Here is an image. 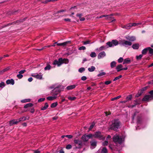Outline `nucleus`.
Segmentation results:
<instances>
[{"instance_id": "obj_47", "label": "nucleus", "mask_w": 153, "mask_h": 153, "mask_svg": "<svg viewBox=\"0 0 153 153\" xmlns=\"http://www.w3.org/2000/svg\"><path fill=\"white\" fill-rule=\"evenodd\" d=\"M95 125V123L94 122L92 123L91 125L90 126V127L89 128V130H91L92 128L94 127Z\"/></svg>"}, {"instance_id": "obj_2", "label": "nucleus", "mask_w": 153, "mask_h": 153, "mask_svg": "<svg viewBox=\"0 0 153 153\" xmlns=\"http://www.w3.org/2000/svg\"><path fill=\"white\" fill-rule=\"evenodd\" d=\"M64 89V87L63 86L59 85L56 87L52 90L51 92V94L53 96H57L60 92L63 90Z\"/></svg>"}, {"instance_id": "obj_43", "label": "nucleus", "mask_w": 153, "mask_h": 153, "mask_svg": "<svg viewBox=\"0 0 153 153\" xmlns=\"http://www.w3.org/2000/svg\"><path fill=\"white\" fill-rule=\"evenodd\" d=\"M90 56L91 57L94 58L96 56V55L95 52H92L91 53Z\"/></svg>"}, {"instance_id": "obj_63", "label": "nucleus", "mask_w": 153, "mask_h": 153, "mask_svg": "<svg viewBox=\"0 0 153 153\" xmlns=\"http://www.w3.org/2000/svg\"><path fill=\"white\" fill-rule=\"evenodd\" d=\"M111 81H106L105 82V84L106 85H108L111 83Z\"/></svg>"}, {"instance_id": "obj_19", "label": "nucleus", "mask_w": 153, "mask_h": 153, "mask_svg": "<svg viewBox=\"0 0 153 153\" xmlns=\"http://www.w3.org/2000/svg\"><path fill=\"white\" fill-rule=\"evenodd\" d=\"M139 47V44L136 43L132 45V47L134 49H138Z\"/></svg>"}, {"instance_id": "obj_51", "label": "nucleus", "mask_w": 153, "mask_h": 153, "mask_svg": "<svg viewBox=\"0 0 153 153\" xmlns=\"http://www.w3.org/2000/svg\"><path fill=\"white\" fill-rule=\"evenodd\" d=\"M126 27H125V29H128L130 28V27H131V25H130V23L126 25Z\"/></svg>"}, {"instance_id": "obj_41", "label": "nucleus", "mask_w": 153, "mask_h": 153, "mask_svg": "<svg viewBox=\"0 0 153 153\" xmlns=\"http://www.w3.org/2000/svg\"><path fill=\"white\" fill-rule=\"evenodd\" d=\"M143 56V55L142 54H140L139 56H136V59L138 60H140Z\"/></svg>"}, {"instance_id": "obj_35", "label": "nucleus", "mask_w": 153, "mask_h": 153, "mask_svg": "<svg viewBox=\"0 0 153 153\" xmlns=\"http://www.w3.org/2000/svg\"><path fill=\"white\" fill-rule=\"evenodd\" d=\"M51 68V66L50 65H47V66L45 68V70H49Z\"/></svg>"}, {"instance_id": "obj_26", "label": "nucleus", "mask_w": 153, "mask_h": 153, "mask_svg": "<svg viewBox=\"0 0 153 153\" xmlns=\"http://www.w3.org/2000/svg\"><path fill=\"white\" fill-rule=\"evenodd\" d=\"M26 18L25 17L23 19H20L18 20H17V21H16V22L17 23V24H19L20 23L24 21L26 19Z\"/></svg>"}, {"instance_id": "obj_22", "label": "nucleus", "mask_w": 153, "mask_h": 153, "mask_svg": "<svg viewBox=\"0 0 153 153\" xmlns=\"http://www.w3.org/2000/svg\"><path fill=\"white\" fill-rule=\"evenodd\" d=\"M48 107V105L47 102L45 103V104L44 106L42 107L41 108V110H46Z\"/></svg>"}, {"instance_id": "obj_25", "label": "nucleus", "mask_w": 153, "mask_h": 153, "mask_svg": "<svg viewBox=\"0 0 153 153\" xmlns=\"http://www.w3.org/2000/svg\"><path fill=\"white\" fill-rule=\"evenodd\" d=\"M33 105V104L32 103H29L25 105L24 106V108H26L29 107H32Z\"/></svg>"}, {"instance_id": "obj_3", "label": "nucleus", "mask_w": 153, "mask_h": 153, "mask_svg": "<svg viewBox=\"0 0 153 153\" xmlns=\"http://www.w3.org/2000/svg\"><path fill=\"white\" fill-rule=\"evenodd\" d=\"M69 60L68 59H62L60 58L58 59V60L56 59L54 60L53 64L54 65H57L58 67H59L63 63L67 64Z\"/></svg>"}, {"instance_id": "obj_10", "label": "nucleus", "mask_w": 153, "mask_h": 153, "mask_svg": "<svg viewBox=\"0 0 153 153\" xmlns=\"http://www.w3.org/2000/svg\"><path fill=\"white\" fill-rule=\"evenodd\" d=\"M31 76L36 78L37 79H42V75H41V73H40L39 74H32Z\"/></svg>"}, {"instance_id": "obj_11", "label": "nucleus", "mask_w": 153, "mask_h": 153, "mask_svg": "<svg viewBox=\"0 0 153 153\" xmlns=\"http://www.w3.org/2000/svg\"><path fill=\"white\" fill-rule=\"evenodd\" d=\"M106 56L105 53L104 51H102L97 56V58L98 59H100L101 58H103Z\"/></svg>"}, {"instance_id": "obj_18", "label": "nucleus", "mask_w": 153, "mask_h": 153, "mask_svg": "<svg viewBox=\"0 0 153 153\" xmlns=\"http://www.w3.org/2000/svg\"><path fill=\"white\" fill-rule=\"evenodd\" d=\"M126 39L129 41H134L136 39L135 37L133 36H128L126 37Z\"/></svg>"}, {"instance_id": "obj_40", "label": "nucleus", "mask_w": 153, "mask_h": 153, "mask_svg": "<svg viewBox=\"0 0 153 153\" xmlns=\"http://www.w3.org/2000/svg\"><path fill=\"white\" fill-rule=\"evenodd\" d=\"M140 24H141V23H130V25H131V27L137 26L138 25H139Z\"/></svg>"}, {"instance_id": "obj_27", "label": "nucleus", "mask_w": 153, "mask_h": 153, "mask_svg": "<svg viewBox=\"0 0 153 153\" xmlns=\"http://www.w3.org/2000/svg\"><path fill=\"white\" fill-rule=\"evenodd\" d=\"M117 63L114 61L111 62L110 64L111 67L113 68L116 66Z\"/></svg>"}, {"instance_id": "obj_33", "label": "nucleus", "mask_w": 153, "mask_h": 153, "mask_svg": "<svg viewBox=\"0 0 153 153\" xmlns=\"http://www.w3.org/2000/svg\"><path fill=\"white\" fill-rule=\"evenodd\" d=\"M58 105V103L57 102H54V103H52L51 106V107L52 108H53L55 107H56L57 105Z\"/></svg>"}, {"instance_id": "obj_14", "label": "nucleus", "mask_w": 153, "mask_h": 153, "mask_svg": "<svg viewBox=\"0 0 153 153\" xmlns=\"http://www.w3.org/2000/svg\"><path fill=\"white\" fill-rule=\"evenodd\" d=\"M70 42H71L70 41H67L63 43H57V46H66L69 43H70Z\"/></svg>"}, {"instance_id": "obj_61", "label": "nucleus", "mask_w": 153, "mask_h": 153, "mask_svg": "<svg viewBox=\"0 0 153 153\" xmlns=\"http://www.w3.org/2000/svg\"><path fill=\"white\" fill-rule=\"evenodd\" d=\"M26 71V70H22L20 71L19 72V73L21 74H23L24 73H25Z\"/></svg>"}, {"instance_id": "obj_29", "label": "nucleus", "mask_w": 153, "mask_h": 153, "mask_svg": "<svg viewBox=\"0 0 153 153\" xmlns=\"http://www.w3.org/2000/svg\"><path fill=\"white\" fill-rule=\"evenodd\" d=\"M113 15V14H111L110 15H103L102 16V17H107V19H109L112 18V16Z\"/></svg>"}, {"instance_id": "obj_55", "label": "nucleus", "mask_w": 153, "mask_h": 153, "mask_svg": "<svg viewBox=\"0 0 153 153\" xmlns=\"http://www.w3.org/2000/svg\"><path fill=\"white\" fill-rule=\"evenodd\" d=\"M86 49V48L84 46H82L79 48V50H85Z\"/></svg>"}, {"instance_id": "obj_9", "label": "nucleus", "mask_w": 153, "mask_h": 153, "mask_svg": "<svg viewBox=\"0 0 153 153\" xmlns=\"http://www.w3.org/2000/svg\"><path fill=\"white\" fill-rule=\"evenodd\" d=\"M74 142L75 145L78 144L79 145L78 147H76V148H80L81 147L82 143L81 141L79 140H74Z\"/></svg>"}, {"instance_id": "obj_50", "label": "nucleus", "mask_w": 153, "mask_h": 153, "mask_svg": "<svg viewBox=\"0 0 153 153\" xmlns=\"http://www.w3.org/2000/svg\"><path fill=\"white\" fill-rule=\"evenodd\" d=\"M122 77V76L121 75H120L119 76L115 78L114 79L113 81H115L116 80H117L121 78V77Z\"/></svg>"}, {"instance_id": "obj_8", "label": "nucleus", "mask_w": 153, "mask_h": 153, "mask_svg": "<svg viewBox=\"0 0 153 153\" xmlns=\"http://www.w3.org/2000/svg\"><path fill=\"white\" fill-rule=\"evenodd\" d=\"M93 137L95 138H99L100 139H103V135H102L101 132L99 131L95 132L94 134H92V137Z\"/></svg>"}, {"instance_id": "obj_57", "label": "nucleus", "mask_w": 153, "mask_h": 153, "mask_svg": "<svg viewBox=\"0 0 153 153\" xmlns=\"http://www.w3.org/2000/svg\"><path fill=\"white\" fill-rule=\"evenodd\" d=\"M134 104H135L136 105H137L139 104H140V103L139 102V101H138L137 100H134Z\"/></svg>"}, {"instance_id": "obj_60", "label": "nucleus", "mask_w": 153, "mask_h": 153, "mask_svg": "<svg viewBox=\"0 0 153 153\" xmlns=\"http://www.w3.org/2000/svg\"><path fill=\"white\" fill-rule=\"evenodd\" d=\"M108 141L105 140L102 143V145L103 146H107L108 144Z\"/></svg>"}, {"instance_id": "obj_30", "label": "nucleus", "mask_w": 153, "mask_h": 153, "mask_svg": "<svg viewBox=\"0 0 153 153\" xmlns=\"http://www.w3.org/2000/svg\"><path fill=\"white\" fill-rule=\"evenodd\" d=\"M148 51H149V53L151 54H153V49L151 48L150 47H148Z\"/></svg>"}, {"instance_id": "obj_28", "label": "nucleus", "mask_w": 153, "mask_h": 153, "mask_svg": "<svg viewBox=\"0 0 153 153\" xmlns=\"http://www.w3.org/2000/svg\"><path fill=\"white\" fill-rule=\"evenodd\" d=\"M95 69V68L94 66H91V68H88V70L89 72H92L94 71Z\"/></svg>"}, {"instance_id": "obj_16", "label": "nucleus", "mask_w": 153, "mask_h": 153, "mask_svg": "<svg viewBox=\"0 0 153 153\" xmlns=\"http://www.w3.org/2000/svg\"><path fill=\"white\" fill-rule=\"evenodd\" d=\"M123 66L122 64H119L116 67V69H117V72H119L120 71L122 70V68Z\"/></svg>"}, {"instance_id": "obj_34", "label": "nucleus", "mask_w": 153, "mask_h": 153, "mask_svg": "<svg viewBox=\"0 0 153 153\" xmlns=\"http://www.w3.org/2000/svg\"><path fill=\"white\" fill-rule=\"evenodd\" d=\"M19 122L22 121H24L26 120V117H21L19 119H18Z\"/></svg>"}, {"instance_id": "obj_48", "label": "nucleus", "mask_w": 153, "mask_h": 153, "mask_svg": "<svg viewBox=\"0 0 153 153\" xmlns=\"http://www.w3.org/2000/svg\"><path fill=\"white\" fill-rule=\"evenodd\" d=\"M23 77V75H22L21 74H17V77L19 79H22Z\"/></svg>"}, {"instance_id": "obj_44", "label": "nucleus", "mask_w": 153, "mask_h": 153, "mask_svg": "<svg viewBox=\"0 0 153 153\" xmlns=\"http://www.w3.org/2000/svg\"><path fill=\"white\" fill-rule=\"evenodd\" d=\"M106 48H107L105 46H104L103 45V46H101V47H100L99 48V51H102V50H105Z\"/></svg>"}, {"instance_id": "obj_52", "label": "nucleus", "mask_w": 153, "mask_h": 153, "mask_svg": "<svg viewBox=\"0 0 153 153\" xmlns=\"http://www.w3.org/2000/svg\"><path fill=\"white\" fill-rule=\"evenodd\" d=\"M5 86V84L4 82H1L0 83V88H3Z\"/></svg>"}, {"instance_id": "obj_7", "label": "nucleus", "mask_w": 153, "mask_h": 153, "mask_svg": "<svg viewBox=\"0 0 153 153\" xmlns=\"http://www.w3.org/2000/svg\"><path fill=\"white\" fill-rule=\"evenodd\" d=\"M92 137V134H89L88 135H86L85 134L82 136L81 139L84 142H87L88 140L91 138Z\"/></svg>"}, {"instance_id": "obj_1", "label": "nucleus", "mask_w": 153, "mask_h": 153, "mask_svg": "<svg viewBox=\"0 0 153 153\" xmlns=\"http://www.w3.org/2000/svg\"><path fill=\"white\" fill-rule=\"evenodd\" d=\"M111 124L109 129L115 131H117L118 129L121 127V123L118 119H115L111 122Z\"/></svg>"}, {"instance_id": "obj_38", "label": "nucleus", "mask_w": 153, "mask_h": 153, "mask_svg": "<svg viewBox=\"0 0 153 153\" xmlns=\"http://www.w3.org/2000/svg\"><path fill=\"white\" fill-rule=\"evenodd\" d=\"M141 117L140 116H137V123L138 124H140L141 121Z\"/></svg>"}, {"instance_id": "obj_21", "label": "nucleus", "mask_w": 153, "mask_h": 153, "mask_svg": "<svg viewBox=\"0 0 153 153\" xmlns=\"http://www.w3.org/2000/svg\"><path fill=\"white\" fill-rule=\"evenodd\" d=\"M131 62V60L129 58H127L125 59L124 60V61L123 63V64H128Z\"/></svg>"}, {"instance_id": "obj_54", "label": "nucleus", "mask_w": 153, "mask_h": 153, "mask_svg": "<svg viewBox=\"0 0 153 153\" xmlns=\"http://www.w3.org/2000/svg\"><path fill=\"white\" fill-rule=\"evenodd\" d=\"M72 146L70 144L67 145L66 147V149H70L72 148Z\"/></svg>"}, {"instance_id": "obj_4", "label": "nucleus", "mask_w": 153, "mask_h": 153, "mask_svg": "<svg viewBox=\"0 0 153 153\" xmlns=\"http://www.w3.org/2000/svg\"><path fill=\"white\" fill-rule=\"evenodd\" d=\"M113 140L114 142L116 144L118 143L121 144L123 140V138L121 137H120L119 135H114L113 137Z\"/></svg>"}, {"instance_id": "obj_39", "label": "nucleus", "mask_w": 153, "mask_h": 153, "mask_svg": "<svg viewBox=\"0 0 153 153\" xmlns=\"http://www.w3.org/2000/svg\"><path fill=\"white\" fill-rule=\"evenodd\" d=\"M82 42L84 45H87L88 44H90L91 43V41L90 40H87L85 41H83Z\"/></svg>"}, {"instance_id": "obj_31", "label": "nucleus", "mask_w": 153, "mask_h": 153, "mask_svg": "<svg viewBox=\"0 0 153 153\" xmlns=\"http://www.w3.org/2000/svg\"><path fill=\"white\" fill-rule=\"evenodd\" d=\"M148 88V86H146L143 88L141 89L140 90L142 93H143L144 91H146L147 89Z\"/></svg>"}, {"instance_id": "obj_46", "label": "nucleus", "mask_w": 153, "mask_h": 153, "mask_svg": "<svg viewBox=\"0 0 153 153\" xmlns=\"http://www.w3.org/2000/svg\"><path fill=\"white\" fill-rule=\"evenodd\" d=\"M85 71V68H80L78 70V71L80 73H82L83 72Z\"/></svg>"}, {"instance_id": "obj_32", "label": "nucleus", "mask_w": 153, "mask_h": 153, "mask_svg": "<svg viewBox=\"0 0 153 153\" xmlns=\"http://www.w3.org/2000/svg\"><path fill=\"white\" fill-rule=\"evenodd\" d=\"M132 98V95L131 94L129 95L128 96H127L126 98V100H127V101L131 100Z\"/></svg>"}, {"instance_id": "obj_5", "label": "nucleus", "mask_w": 153, "mask_h": 153, "mask_svg": "<svg viewBox=\"0 0 153 153\" xmlns=\"http://www.w3.org/2000/svg\"><path fill=\"white\" fill-rule=\"evenodd\" d=\"M149 93L150 95L145 96L142 99V101H149L150 100H153V90L150 91Z\"/></svg>"}, {"instance_id": "obj_45", "label": "nucleus", "mask_w": 153, "mask_h": 153, "mask_svg": "<svg viewBox=\"0 0 153 153\" xmlns=\"http://www.w3.org/2000/svg\"><path fill=\"white\" fill-rule=\"evenodd\" d=\"M121 97V96L120 95H119V96H117V97H115L112 98L111 99V101H114V100H117V99H119Z\"/></svg>"}, {"instance_id": "obj_58", "label": "nucleus", "mask_w": 153, "mask_h": 153, "mask_svg": "<svg viewBox=\"0 0 153 153\" xmlns=\"http://www.w3.org/2000/svg\"><path fill=\"white\" fill-rule=\"evenodd\" d=\"M45 100V98H41L38 100V102H40L44 101Z\"/></svg>"}, {"instance_id": "obj_12", "label": "nucleus", "mask_w": 153, "mask_h": 153, "mask_svg": "<svg viewBox=\"0 0 153 153\" xmlns=\"http://www.w3.org/2000/svg\"><path fill=\"white\" fill-rule=\"evenodd\" d=\"M19 123L18 119H13L10 121L9 124L10 126L13 125L17 124Z\"/></svg>"}, {"instance_id": "obj_6", "label": "nucleus", "mask_w": 153, "mask_h": 153, "mask_svg": "<svg viewBox=\"0 0 153 153\" xmlns=\"http://www.w3.org/2000/svg\"><path fill=\"white\" fill-rule=\"evenodd\" d=\"M119 44L118 41L116 39H113L111 41H108L107 42L106 44L108 46V47H113L114 46H117Z\"/></svg>"}, {"instance_id": "obj_13", "label": "nucleus", "mask_w": 153, "mask_h": 153, "mask_svg": "<svg viewBox=\"0 0 153 153\" xmlns=\"http://www.w3.org/2000/svg\"><path fill=\"white\" fill-rule=\"evenodd\" d=\"M122 45L123 46H126L128 45L131 46L132 45V43L131 42L128 41L124 40V41H123Z\"/></svg>"}, {"instance_id": "obj_23", "label": "nucleus", "mask_w": 153, "mask_h": 153, "mask_svg": "<svg viewBox=\"0 0 153 153\" xmlns=\"http://www.w3.org/2000/svg\"><path fill=\"white\" fill-rule=\"evenodd\" d=\"M90 143L91 146L94 147L93 148H95L97 146V142L96 141H91Z\"/></svg>"}, {"instance_id": "obj_62", "label": "nucleus", "mask_w": 153, "mask_h": 153, "mask_svg": "<svg viewBox=\"0 0 153 153\" xmlns=\"http://www.w3.org/2000/svg\"><path fill=\"white\" fill-rule=\"evenodd\" d=\"M16 24H17V22H16V21H14V22H13L12 23H10L8 24V26H9L11 25H14Z\"/></svg>"}, {"instance_id": "obj_42", "label": "nucleus", "mask_w": 153, "mask_h": 153, "mask_svg": "<svg viewBox=\"0 0 153 153\" xmlns=\"http://www.w3.org/2000/svg\"><path fill=\"white\" fill-rule=\"evenodd\" d=\"M76 97H68V100H71V101H73L75 100V99H76Z\"/></svg>"}, {"instance_id": "obj_56", "label": "nucleus", "mask_w": 153, "mask_h": 153, "mask_svg": "<svg viewBox=\"0 0 153 153\" xmlns=\"http://www.w3.org/2000/svg\"><path fill=\"white\" fill-rule=\"evenodd\" d=\"M123 60V59L122 57H120L118 60V62L119 63L122 62Z\"/></svg>"}, {"instance_id": "obj_59", "label": "nucleus", "mask_w": 153, "mask_h": 153, "mask_svg": "<svg viewBox=\"0 0 153 153\" xmlns=\"http://www.w3.org/2000/svg\"><path fill=\"white\" fill-rule=\"evenodd\" d=\"M10 69V67H7V68L4 69L2 70L3 71V73L7 71H8L9 69Z\"/></svg>"}, {"instance_id": "obj_20", "label": "nucleus", "mask_w": 153, "mask_h": 153, "mask_svg": "<svg viewBox=\"0 0 153 153\" xmlns=\"http://www.w3.org/2000/svg\"><path fill=\"white\" fill-rule=\"evenodd\" d=\"M57 97V96H49L47 97L46 98L48 100L51 101L56 99Z\"/></svg>"}, {"instance_id": "obj_49", "label": "nucleus", "mask_w": 153, "mask_h": 153, "mask_svg": "<svg viewBox=\"0 0 153 153\" xmlns=\"http://www.w3.org/2000/svg\"><path fill=\"white\" fill-rule=\"evenodd\" d=\"M142 93L141 92L139 91L137 93V94L135 95V97H138L140 96Z\"/></svg>"}, {"instance_id": "obj_36", "label": "nucleus", "mask_w": 153, "mask_h": 153, "mask_svg": "<svg viewBox=\"0 0 153 153\" xmlns=\"http://www.w3.org/2000/svg\"><path fill=\"white\" fill-rule=\"evenodd\" d=\"M107 150L106 147H104L102 149L101 152V153H107Z\"/></svg>"}, {"instance_id": "obj_24", "label": "nucleus", "mask_w": 153, "mask_h": 153, "mask_svg": "<svg viewBox=\"0 0 153 153\" xmlns=\"http://www.w3.org/2000/svg\"><path fill=\"white\" fill-rule=\"evenodd\" d=\"M148 51V47L144 49L142 51V54L143 55H146Z\"/></svg>"}, {"instance_id": "obj_37", "label": "nucleus", "mask_w": 153, "mask_h": 153, "mask_svg": "<svg viewBox=\"0 0 153 153\" xmlns=\"http://www.w3.org/2000/svg\"><path fill=\"white\" fill-rule=\"evenodd\" d=\"M105 74H106V73L105 72H102L100 73L99 74H98L97 75V76L99 77H101L105 75Z\"/></svg>"}, {"instance_id": "obj_17", "label": "nucleus", "mask_w": 153, "mask_h": 153, "mask_svg": "<svg viewBox=\"0 0 153 153\" xmlns=\"http://www.w3.org/2000/svg\"><path fill=\"white\" fill-rule=\"evenodd\" d=\"M76 85H69L68 86L66 87V89H67L68 90H72L74 88L76 87Z\"/></svg>"}, {"instance_id": "obj_64", "label": "nucleus", "mask_w": 153, "mask_h": 153, "mask_svg": "<svg viewBox=\"0 0 153 153\" xmlns=\"http://www.w3.org/2000/svg\"><path fill=\"white\" fill-rule=\"evenodd\" d=\"M87 79V77L85 76H83L82 77L81 80L83 81H85Z\"/></svg>"}, {"instance_id": "obj_15", "label": "nucleus", "mask_w": 153, "mask_h": 153, "mask_svg": "<svg viewBox=\"0 0 153 153\" xmlns=\"http://www.w3.org/2000/svg\"><path fill=\"white\" fill-rule=\"evenodd\" d=\"M6 83L7 85L11 84L13 85L14 84L15 82L14 80L13 79H8L6 81Z\"/></svg>"}, {"instance_id": "obj_53", "label": "nucleus", "mask_w": 153, "mask_h": 153, "mask_svg": "<svg viewBox=\"0 0 153 153\" xmlns=\"http://www.w3.org/2000/svg\"><path fill=\"white\" fill-rule=\"evenodd\" d=\"M66 10H60L57 11V12L55 13V14H56L59 13L64 12H65Z\"/></svg>"}]
</instances>
